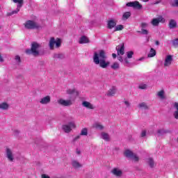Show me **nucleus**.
<instances>
[{
  "label": "nucleus",
  "instance_id": "nucleus-1",
  "mask_svg": "<svg viewBox=\"0 0 178 178\" xmlns=\"http://www.w3.org/2000/svg\"><path fill=\"white\" fill-rule=\"evenodd\" d=\"M107 59L106 53L104 50H99L94 53L93 62L95 65H99V67L102 69H106L111 65V63Z\"/></svg>",
  "mask_w": 178,
  "mask_h": 178
},
{
  "label": "nucleus",
  "instance_id": "nucleus-2",
  "mask_svg": "<svg viewBox=\"0 0 178 178\" xmlns=\"http://www.w3.org/2000/svg\"><path fill=\"white\" fill-rule=\"evenodd\" d=\"M41 44L37 42H33L31 44V49L26 50L27 55H33V56H40V49Z\"/></svg>",
  "mask_w": 178,
  "mask_h": 178
},
{
  "label": "nucleus",
  "instance_id": "nucleus-3",
  "mask_svg": "<svg viewBox=\"0 0 178 178\" xmlns=\"http://www.w3.org/2000/svg\"><path fill=\"white\" fill-rule=\"evenodd\" d=\"M62 45V40L60 38H56L55 40V38H51L49 42V46L50 49H54V47L56 48H60V47Z\"/></svg>",
  "mask_w": 178,
  "mask_h": 178
},
{
  "label": "nucleus",
  "instance_id": "nucleus-4",
  "mask_svg": "<svg viewBox=\"0 0 178 178\" xmlns=\"http://www.w3.org/2000/svg\"><path fill=\"white\" fill-rule=\"evenodd\" d=\"M24 28L26 30H34L35 29H40V25L37 22L33 20H28L24 24Z\"/></svg>",
  "mask_w": 178,
  "mask_h": 178
},
{
  "label": "nucleus",
  "instance_id": "nucleus-5",
  "mask_svg": "<svg viewBox=\"0 0 178 178\" xmlns=\"http://www.w3.org/2000/svg\"><path fill=\"white\" fill-rule=\"evenodd\" d=\"M124 156H126V158H128L129 159H132L134 162H138V161H140V158L138 157V156H137V154H134L129 149L125 150V152H124Z\"/></svg>",
  "mask_w": 178,
  "mask_h": 178
},
{
  "label": "nucleus",
  "instance_id": "nucleus-6",
  "mask_svg": "<svg viewBox=\"0 0 178 178\" xmlns=\"http://www.w3.org/2000/svg\"><path fill=\"white\" fill-rule=\"evenodd\" d=\"M127 6L129 8H134V9H138V10H140V9H143V5H141L138 1L129 2L127 3Z\"/></svg>",
  "mask_w": 178,
  "mask_h": 178
},
{
  "label": "nucleus",
  "instance_id": "nucleus-7",
  "mask_svg": "<svg viewBox=\"0 0 178 178\" xmlns=\"http://www.w3.org/2000/svg\"><path fill=\"white\" fill-rule=\"evenodd\" d=\"M72 129H76V124L74 122H70L67 124L63 126V130L65 133H70V131H72Z\"/></svg>",
  "mask_w": 178,
  "mask_h": 178
},
{
  "label": "nucleus",
  "instance_id": "nucleus-8",
  "mask_svg": "<svg viewBox=\"0 0 178 178\" xmlns=\"http://www.w3.org/2000/svg\"><path fill=\"white\" fill-rule=\"evenodd\" d=\"M57 102L58 104H59V105H61L62 106H70V105L73 104V102L70 99L65 100L63 99H59Z\"/></svg>",
  "mask_w": 178,
  "mask_h": 178
},
{
  "label": "nucleus",
  "instance_id": "nucleus-9",
  "mask_svg": "<svg viewBox=\"0 0 178 178\" xmlns=\"http://www.w3.org/2000/svg\"><path fill=\"white\" fill-rule=\"evenodd\" d=\"M172 62H173V56L172 55L166 56L165 60L164 61L165 67H168V66H170V65H172Z\"/></svg>",
  "mask_w": 178,
  "mask_h": 178
},
{
  "label": "nucleus",
  "instance_id": "nucleus-10",
  "mask_svg": "<svg viewBox=\"0 0 178 178\" xmlns=\"http://www.w3.org/2000/svg\"><path fill=\"white\" fill-rule=\"evenodd\" d=\"M165 23V19L163 17H160L159 18H154L152 21V26H159V23Z\"/></svg>",
  "mask_w": 178,
  "mask_h": 178
},
{
  "label": "nucleus",
  "instance_id": "nucleus-11",
  "mask_svg": "<svg viewBox=\"0 0 178 178\" xmlns=\"http://www.w3.org/2000/svg\"><path fill=\"white\" fill-rule=\"evenodd\" d=\"M111 173L116 176L117 177H120L123 175V171L122 170L115 168L111 170Z\"/></svg>",
  "mask_w": 178,
  "mask_h": 178
},
{
  "label": "nucleus",
  "instance_id": "nucleus-12",
  "mask_svg": "<svg viewBox=\"0 0 178 178\" xmlns=\"http://www.w3.org/2000/svg\"><path fill=\"white\" fill-rule=\"evenodd\" d=\"M118 55H124V44L116 47Z\"/></svg>",
  "mask_w": 178,
  "mask_h": 178
},
{
  "label": "nucleus",
  "instance_id": "nucleus-13",
  "mask_svg": "<svg viewBox=\"0 0 178 178\" xmlns=\"http://www.w3.org/2000/svg\"><path fill=\"white\" fill-rule=\"evenodd\" d=\"M116 27V21L114 19H110L107 22V29L112 30V29Z\"/></svg>",
  "mask_w": 178,
  "mask_h": 178
},
{
  "label": "nucleus",
  "instance_id": "nucleus-14",
  "mask_svg": "<svg viewBox=\"0 0 178 178\" xmlns=\"http://www.w3.org/2000/svg\"><path fill=\"white\" fill-rule=\"evenodd\" d=\"M51 102V97L50 96H46L43 98H42L40 101V104L42 105H47Z\"/></svg>",
  "mask_w": 178,
  "mask_h": 178
},
{
  "label": "nucleus",
  "instance_id": "nucleus-15",
  "mask_svg": "<svg viewBox=\"0 0 178 178\" xmlns=\"http://www.w3.org/2000/svg\"><path fill=\"white\" fill-rule=\"evenodd\" d=\"M6 157L10 162H13V160L15 159L13 158V153H12V150H10L9 148L6 149Z\"/></svg>",
  "mask_w": 178,
  "mask_h": 178
},
{
  "label": "nucleus",
  "instance_id": "nucleus-16",
  "mask_svg": "<svg viewBox=\"0 0 178 178\" xmlns=\"http://www.w3.org/2000/svg\"><path fill=\"white\" fill-rule=\"evenodd\" d=\"M82 106H84V108H87V109H94L95 107L94 105L91 104V103L84 101L82 102Z\"/></svg>",
  "mask_w": 178,
  "mask_h": 178
},
{
  "label": "nucleus",
  "instance_id": "nucleus-17",
  "mask_svg": "<svg viewBox=\"0 0 178 178\" xmlns=\"http://www.w3.org/2000/svg\"><path fill=\"white\" fill-rule=\"evenodd\" d=\"M146 162L149 168H151L152 169L155 168V161H154V159L149 157L147 159Z\"/></svg>",
  "mask_w": 178,
  "mask_h": 178
},
{
  "label": "nucleus",
  "instance_id": "nucleus-18",
  "mask_svg": "<svg viewBox=\"0 0 178 178\" xmlns=\"http://www.w3.org/2000/svg\"><path fill=\"white\" fill-rule=\"evenodd\" d=\"M101 138H102V140H104V141H111V136L108 133L106 132L101 133Z\"/></svg>",
  "mask_w": 178,
  "mask_h": 178
},
{
  "label": "nucleus",
  "instance_id": "nucleus-19",
  "mask_svg": "<svg viewBox=\"0 0 178 178\" xmlns=\"http://www.w3.org/2000/svg\"><path fill=\"white\" fill-rule=\"evenodd\" d=\"M88 42H90V40L88 37L82 36L79 39V44H88Z\"/></svg>",
  "mask_w": 178,
  "mask_h": 178
},
{
  "label": "nucleus",
  "instance_id": "nucleus-20",
  "mask_svg": "<svg viewBox=\"0 0 178 178\" xmlns=\"http://www.w3.org/2000/svg\"><path fill=\"white\" fill-rule=\"evenodd\" d=\"M20 8L22 7H19V6H17V8L15 10H13L10 13H7V16H13V15H17V13H19V12H20Z\"/></svg>",
  "mask_w": 178,
  "mask_h": 178
},
{
  "label": "nucleus",
  "instance_id": "nucleus-21",
  "mask_svg": "<svg viewBox=\"0 0 178 178\" xmlns=\"http://www.w3.org/2000/svg\"><path fill=\"white\" fill-rule=\"evenodd\" d=\"M0 109L2 111H8V109H9V104L6 102L0 104Z\"/></svg>",
  "mask_w": 178,
  "mask_h": 178
},
{
  "label": "nucleus",
  "instance_id": "nucleus-22",
  "mask_svg": "<svg viewBox=\"0 0 178 178\" xmlns=\"http://www.w3.org/2000/svg\"><path fill=\"white\" fill-rule=\"evenodd\" d=\"M54 59H65V54L62 53H56L54 54Z\"/></svg>",
  "mask_w": 178,
  "mask_h": 178
},
{
  "label": "nucleus",
  "instance_id": "nucleus-23",
  "mask_svg": "<svg viewBox=\"0 0 178 178\" xmlns=\"http://www.w3.org/2000/svg\"><path fill=\"white\" fill-rule=\"evenodd\" d=\"M116 94V88H112L107 92V97H113Z\"/></svg>",
  "mask_w": 178,
  "mask_h": 178
},
{
  "label": "nucleus",
  "instance_id": "nucleus-24",
  "mask_svg": "<svg viewBox=\"0 0 178 178\" xmlns=\"http://www.w3.org/2000/svg\"><path fill=\"white\" fill-rule=\"evenodd\" d=\"M174 108L176 109V111L174 112L173 116L175 119L178 120V103L177 102H175L174 104Z\"/></svg>",
  "mask_w": 178,
  "mask_h": 178
},
{
  "label": "nucleus",
  "instance_id": "nucleus-25",
  "mask_svg": "<svg viewBox=\"0 0 178 178\" xmlns=\"http://www.w3.org/2000/svg\"><path fill=\"white\" fill-rule=\"evenodd\" d=\"M156 55V51L154 48H151L149 54H147V58H154Z\"/></svg>",
  "mask_w": 178,
  "mask_h": 178
},
{
  "label": "nucleus",
  "instance_id": "nucleus-26",
  "mask_svg": "<svg viewBox=\"0 0 178 178\" xmlns=\"http://www.w3.org/2000/svg\"><path fill=\"white\" fill-rule=\"evenodd\" d=\"M72 165L74 168V169H79V168H81L82 166L81 164L76 160L72 161Z\"/></svg>",
  "mask_w": 178,
  "mask_h": 178
},
{
  "label": "nucleus",
  "instance_id": "nucleus-27",
  "mask_svg": "<svg viewBox=\"0 0 178 178\" xmlns=\"http://www.w3.org/2000/svg\"><path fill=\"white\" fill-rule=\"evenodd\" d=\"M130 16H131V12H125L122 15V20H127V19H129Z\"/></svg>",
  "mask_w": 178,
  "mask_h": 178
},
{
  "label": "nucleus",
  "instance_id": "nucleus-28",
  "mask_svg": "<svg viewBox=\"0 0 178 178\" xmlns=\"http://www.w3.org/2000/svg\"><path fill=\"white\" fill-rule=\"evenodd\" d=\"M177 26V22L175 19H171L169 23L170 29H175Z\"/></svg>",
  "mask_w": 178,
  "mask_h": 178
},
{
  "label": "nucleus",
  "instance_id": "nucleus-29",
  "mask_svg": "<svg viewBox=\"0 0 178 178\" xmlns=\"http://www.w3.org/2000/svg\"><path fill=\"white\" fill-rule=\"evenodd\" d=\"M93 127L95 129H96L97 130H104V129H105V127H104V125L101 124L100 123H95L93 125Z\"/></svg>",
  "mask_w": 178,
  "mask_h": 178
},
{
  "label": "nucleus",
  "instance_id": "nucleus-30",
  "mask_svg": "<svg viewBox=\"0 0 178 178\" xmlns=\"http://www.w3.org/2000/svg\"><path fill=\"white\" fill-rule=\"evenodd\" d=\"M14 3H17V6L18 8H22L23 6L24 0H13Z\"/></svg>",
  "mask_w": 178,
  "mask_h": 178
},
{
  "label": "nucleus",
  "instance_id": "nucleus-31",
  "mask_svg": "<svg viewBox=\"0 0 178 178\" xmlns=\"http://www.w3.org/2000/svg\"><path fill=\"white\" fill-rule=\"evenodd\" d=\"M157 97H159L161 99H165V90H160L158 92Z\"/></svg>",
  "mask_w": 178,
  "mask_h": 178
},
{
  "label": "nucleus",
  "instance_id": "nucleus-32",
  "mask_svg": "<svg viewBox=\"0 0 178 178\" xmlns=\"http://www.w3.org/2000/svg\"><path fill=\"white\" fill-rule=\"evenodd\" d=\"M138 108H140V109L147 110L148 109V106L147 105V104H145V102H142L138 104Z\"/></svg>",
  "mask_w": 178,
  "mask_h": 178
},
{
  "label": "nucleus",
  "instance_id": "nucleus-33",
  "mask_svg": "<svg viewBox=\"0 0 178 178\" xmlns=\"http://www.w3.org/2000/svg\"><path fill=\"white\" fill-rule=\"evenodd\" d=\"M88 129H87V128H83L82 129V130L81 131V136H88Z\"/></svg>",
  "mask_w": 178,
  "mask_h": 178
},
{
  "label": "nucleus",
  "instance_id": "nucleus-34",
  "mask_svg": "<svg viewBox=\"0 0 178 178\" xmlns=\"http://www.w3.org/2000/svg\"><path fill=\"white\" fill-rule=\"evenodd\" d=\"M120 67V65H119L118 63H114L111 65V69H113L114 70H118V69H119Z\"/></svg>",
  "mask_w": 178,
  "mask_h": 178
},
{
  "label": "nucleus",
  "instance_id": "nucleus-35",
  "mask_svg": "<svg viewBox=\"0 0 178 178\" xmlns=\"http://www.w3.org/2000/svg\"><path fill=\"white\" fill-rule=\"evenodd\" d=\"M133 55H134V52L133 51L127 52V58H128V59H131V58H133Z\"/></svg>",
  "mask_w": 178,
  "mask_h": 178
},
{
  "label": "nucleus",
  "instance_id": "nucleus-36",
  "mask_svg": "<svg viewBox=\"0 0 178 178\" xmlns=\"http://www.w3.org/2000/svg\"><path fill=\"white\" fill-rule=\"evenodd\" d=\"M124 27L123 25H117L115 29V31H121V30H123Z\"/></svg>",
  "mask_w": 178,
  "mask_h": 178
},
{
  "label": "nucleus",
  "instance_id": "nucleus-37",
  "mask_svg": "<svg viewBox=\"0 0 178 178\" xmlns=\"http://www.w3.org/2000/svg\"><path fill=\"white\" fill-rule=\"evenodd\" d=\"M74 92H76L77 94L76 89H67V94H69L70 95H72V94H74Z\"/></svg>",
  "mask_w": 178,
  "mask_h": 178
},
{
  "label": "nucleus",
  "instance_id": "nucleus-38",
  "mask_svg": "<svg viewBox=\"0 0 178 178\" xmlns=\"http://www.w3.org/2000/svg\"><path fill=\"white\" fill-rule=\"evenodd\" d=\"M172 45L173 47H175V48H177L178 47V38L174 39L172 41Z\"/></svg>",
  "mask_w": 178,
  "mask_h": 178
},
{
  "label": "nucleus",
  "instance_id": "nucleus-39",
  "mask_svg": "<svg viewBox=\"0 0 178 178\" xmlns=\"http://www.w3.org/2000/svg\"><path fill=\"white\" fill-rule=\"evenodd\" d=\"M171 6H173L174 8L178 7V0H174L171 2Z\"/></svg>",
  "mask_w": 178,
  "mask_h": 178
},
{
  "label": "nucleus",
  "instance_id": "nucleus-40",
  "mask_svg": "<svg viewBox=\"0 0 178 178\" xmlns=\"http://www.w3.org/2000/svg\"><path fill=\"white\" fill-rule=\"evenodd\" d=\"M138 88L140 90H146L147 84H140V85H139Z\"/></svg>",
  "mask_w": 178,
  "mask_h": 178
},
{
  "label": "nucleus",
  "instance_id": "nucleus-41",
  "mask_svg": "<svg viewBox=\"0 0 178 178\" xmlns=\"http://www.w3.org/2000/svg\"><path fill=\"white\" fill-rule=\"evenodd\" d=\"M157 134L159 136H162L163 134H165V130L163 129H159L157 131Z\"/></svg>",
  "mask_w": 178,
  "mask_h": 178
},
{
  "label": "nucleus",
  "instance_id": "nucleus-42",
  "mask_svg": "<svg viewBox=\"0 0 178 178\" xmlns=\"http://www.w3.org/2000/svg\"><path fill=\"white\" fill-rule=\"evenodd\" d=\"M138 33H141V34H143L145 35H147L148 34V31L146 29H142V31H138Z\"/></svg>",
  "mask_w": 178,
  "mask_h": 178
},
{
  "label": "nucleus",
  "instance_id": "nucleus-43",
  "mask_svg": "<svg viewBox=\"0 0 178 178\" xmlns=\"http://www.w3.org/2000/svg\"><path fill=\"white\" fill-rule=\"evenodd\" d=\"M124 105L127 106V108H130V102L127 100H124Z\"/></svg>",
  "mask_w": 178,
  "mask_h": 178
},
{
  "label": "nucleus",
  "instance_id": "nucleus-44",
  "mask_svg": "<svg viewBox=\"0 0 178 178\" xmlns=\"http://www.w3.org/2000/svg\"><path fill=\"white\" fill-rule=\"evenodd\" d=\"M15 60L17 63H20V62H22V60H20V56H15Z\"/></svg>",
  "mask_w": 178,
  "mask_h": 178
},
{
  "label": "nucleus",
  "instance_id": "nucleus-45",
  "mask_svg": "<svg viewBox=\"0 0 178 178\" xmlns=\"http://www.w3.org/2000/svg\"><path fill=\"white\" fill-rule=\"evenodd\" d=\"M147 26H148V24L147 23H142L141 24L142 29H145Z\"/></svg>",
  "mask_w": 178,
  "mask_h": 178
},
{
  "label": "nucleus",
  "instance_id": "nucleus-46",
  "mask_svg": "<svg viewBox=\"0 0 178 178\" xmlns=\"http://www.w3.org/2000/svg\"><path fill=\"white\" fill-rule=\"evenodd\" d=\"M147 136V131H143L141 133V137H145Z\"/></svg>",
  "mask_w": 178,
  "mask_h": 178
},
{
  "label": "nucleus",
  "instance_id": "nucleus-47",
  "mask_svg": "<svg viewBox=\"0 0 178 178\" xmlns=\"http://www.w3.org/2000/svg\"><path fill=\"white\" fill-rule=\"evenodd\" d=\"M118 59L120 60V62H123V57H122V56H118Z\"/></svg>",
  "mask_w": 178,
  "mask_h": 178
},
{
  "label": "nucleus",
  "instance_id": "nucleus-48",
  "mask_svg": "<svg viewBox=\"0 0 178 178\" xmlns=\"http://www.w3.org/2000/svg\"><path fill=\"white\" fill-rule=\"evenodd\" d=\"M162 0H158L157 1L154 2L153 5H158V3H161Z\"/></svg>",
  "mask_w": 178,
  "mask_h": 178
},
{
  "label": "nucleus",
  "instance_id": "nucleus-49",
  "mask_svg": "<svg viewBox=\"0 0 178 178\" xmlns=\"http://www.w3.org/2000/svg\"><path fill=\"white\" fill-rule=\"evenodd\" d=\"M79 138H80V136H77L74 138V141H77V140H79Z\"/></svg>",
  "mask_w": 178,
  "mask_h": 178
},
{
  "label": "nucleus",
  "instance_id": "nucleus-50",
  "mask_svg": "<svg viewBox=\"0 0 178 178\" xmlns=\"http://www.w3.org/2000/svg\"><path fill=\"white\" fill-rule=\"evenodd\" d=\"M0 62H3V57H2V55L0 54Z\"/></svg>",
  "mask_w": 178,
  "mask_h": 178
},
{
  "label": "nucleus",
  "instance_id": "nucleus-51",
  "mask_svg": "<svg viewBox=\"0 0 178 178\" xmlns=\"http://www.w3.org/2000/svg\"><path fill=\"white\" fill-rule=\"evenodd\" d=\"M112 56H113V59H115V58H116V54H112Z\"/></svg>",
  "mask_w": 178,
  "mask_h": 178
},
{
  "label": "nucleus",
  "instance_id": "nucleus-52",
  "mask_svg": "<svg viewBox=\"0 0 178 178\" xmlns=\"http://www.w3.org/2000/svg\"><path fill=\"white\" fill-rule=\"evenodd\" d=\"M155 44H156V45H159V41L156 40V41L155 42Z\"/></svg>",
  "mask_w": 178,
  "mask_h": 178
},
{
  "label": "nucleus",
  "instance_id": "nucleus-53",
  "mask_svg": "<svg viewBox=\"0 0 178 178\" xmlns=\"http://www.w3.org/2000/svg\"><path fill=\"white\" fill-rule=\"evenodd\" d=\"M76 154H77L78 155H80V154H81L80 150H77V151H76Z\"/></svg>",
  "mask_w": 178,
  "mask_h": 178
},
{
  "label": "nucleus",
  "instance_id": "nucleus-54",
  "mask_svg": "<svg viewBox=\"0 0 178 178\" xmlns=\"http://www.w3.org/2000/svg\"><path fill=\"white\" fill-rule=\"evenodd\" d=\"M124 61H125L126 63H129V60H127V58H125Z\"/></svg>",
  "mask_w": 178,
  "mask_h": 178
},
{
  "label": "nucleus",
  "instance_id": "nucleus-55",
  "mask_svg": "<svg viewBox=\"0 0 178 178\" xmlns=\"http://www.w3.org/2000/svg\"><path fill=\"white\" fill-rule=\"evenodd\" d=\"M143 1V2H148V1H149V0H142Z\"/></svg>",
  "mask_w": 178,
  "mask_h": 178
},
{
  "label": "nucleus",
  "instance_id": "nucleus-56",
  "mask_svg": "<svg viewBox=\"0 0 178 178\" xmlns=\"http://www.w3.org/2000/svg\"><path fill=\"white\" fill-rule=\"evenodd\" d=\"M143 59H144V58H140L139 60H143Z\"/></svg>",
  "mask_w": 178,
  "mask_h": 178
}]
</instances>
